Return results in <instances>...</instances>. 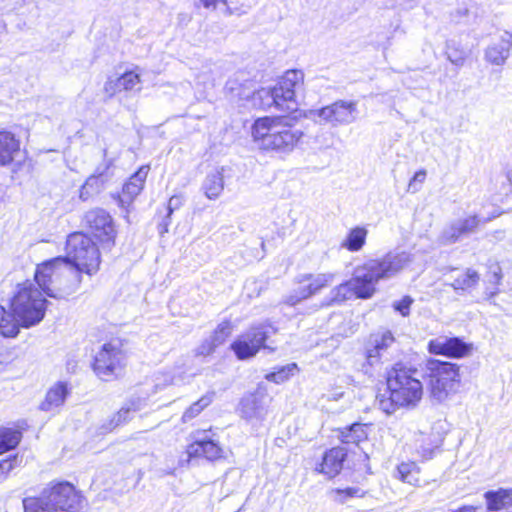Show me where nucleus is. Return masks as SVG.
Returning <instances> with one entry per match:
<instances>
[{
  "label": "nucleus",
  "mask_w": 512,
  "mask_h": 512,
  "mask_svg": "<svg viewBox=\"0 0 512 512\" xmlns=\"http://www.w3.org/2000/svg\"><path fill=\"white\" fill-rule=\"evenodd\" d=\"M413 261L408 252H389L383 257L370 259L355 267L352 278L334 287L329 293L328 305L340 304L355 297L367 300L376 293L381 280L395 277Z\"/></svg>",
  "instance_id": "obj_1"
},
{
  "label": "nucleus",
  "mask_w": 512,
  "mask_h": 512,
  "mask_svg": "<svg viewBox=\"0 0 512 512\" xmlns=\"http://www.w3.org/2000/svg\"><path fill=\"white\" fill-rule=\"evenodd\" d=\"M304 73L301 70H288L273 87L255 90L251 81L237 86V80L227 81L226 88L240 99L253 97L254 102L259 100L264 108L275 107L280 111H292L295 109L296 90L302 86Z\"/></svg>",
  "instance_id": "obj_2"
},
{
  "label": "nucleus",
  "mask_w": 512,
  "mask_h": 512,
  "mask_svg": "<svg viewBox=\"0 0 512 512\" xmlns=\"http://www.w3.org/2000/svg\"><path fill=\"white\" fill-rule=\"evenodd\" d=\"M387 389L377 396L379 408L388 415L399 408H414L422 399L423 385L417 370L395 363L386 372Z\"/></svg>",
  "instance_id": "obj_3"
},
{
  "label": "nucleus",
  "mask_w": 512,
  "mask_h": 512,
  "mask_svg": "<svg viewBox=\"0 0 512 512\" xmlns=\"http://www.w3.org/2000/svg\"><path fill=\"white\" fill-rule=\"evenodd\" d=\"M85 498L68 481L51 482L38 496H26L22 500L24 512H78Z\"/></svg>",
  "instance_id": "obj_4"
},
{
  "label": "nucleus",
  "mask_w": 512,
  "mask_h": 512,
  "mask_svg": "<svg viewBox=\"0 0 512 512\" xmlns=\"http://www.w3.org/2000/svg\"><path fill=\"white\" fill-rule=\"evenodd\" d=\"M252 136L263 150L291 152L303 133L287 123L285 118H258L252 126Z\"/></svg>",
  "instance_id": "obj_5"
},
{
  "label": "nucleus",
  "mask_w": 512,
  "mask_h": 512,
  "mask_svg": "<svg viewBox=\"0 0 512 512\" xmlns=\"http://www.w3.org/2000/svg\"><path fill=\"white\" fill-rule=\"evenodd\" d=\"M42 293L30 281L18 285V291L12 298L10 306L22 327L30 328L43 320L48 301Z\"/></svg>",
  "instance_id": "obj_6"
},
{
  "label": "nucleus",
  "mask_w": 512,
  "mask_h": 512,
  "mask_svg": "<svg viewBox=\"0 0 512 512\" xmlns=\"http://www.w3.org/2000/svg\"><path fill=\"white\" fill-rule=\"evenodd\" d=\"M66 264L71 262L78 271L95 274L100 266V252L93 240L82 232H75L66 241Z\"/></svg>",
  "instance_id": "obj_7"
},
{
  "label": "nucleus",
  "mask_w": 512,
  "mask_h": 512,
  "mask_svg": "<svg viewBox=\"0 0 512 512\" xmlns=\"http://www.w3.org/2000/svg\"><path fill=\"white\" fill-rule=\"evenodd\" d=\"M426 376L431 397L438 402L455 392L460 383L459 366L447 361L429 359L426 363Z\"/></svg>",
  "instance_id": "obj_8"
},
{
  "label": "nucleus",
  "mask_w": 512,
  "mask_h": 512,
  "mask_svg": "<svg viewBox=\"0 0 512 512\" xmlns=\"http://www.w3.org/2000/svg\"><path fill=\"white\" fill-rule=\"evenodd\" d=\"M274 333H276V329L270 323L253 325L231 343L230 349L239 360L251 359L257 355L260 349L269 348L265 343Z\"/></svg>",
  "instance_id": "obj_9"
},
{
  "label": "nucleus",
  "mask_w": 512,
  "mask_h": 512,
  "mask_svg": "<svg viewBox=\"0 0 512 512\" xmlns=\"http://www.w3.org/2000/svg\"><path fill=\"white\" fill-rule=\"evenodd\" d=\"M119 340H112L101 346L94 357V373L104 381H109L120 374L125 366L126 354Z\"/></svg>",
  "instance_id": "obj_10"
},
{
  "label": "nucleus",
  "mask_w": 512,
  "mask_h": 512,
  "mask_svg": "<svg viewBox=\"0 0 512 512\" xmlns=\"http://www.w3.org/2000/svg\"><path fill=\"white\" fill-rule=\"evenodd\" d=\"M400 344L390 330L379 331L370 336L365 347L367 363L375 366L399 355Z\"/></svg>",
  "instance_id": "obj_11"
},
{
  "label": "nucleus",
  "mask_w": 512,
  "mask_h": 512,
  "mask_svg": "<svg viewBox=\"0 0 512 512\" xmlns=\"http://www.w3.org/2000/svg\"><path fill=\"white\" fill-rule=\"evenodd\" d=\"M271 400L266 387L259 384L254 392L241 398L237 411L240 417L248 423H260L267 415Z\"/></svg>",
  "instance_id": "obj_12"
},
{
  "label": "nucleus",
  "mask_w": 512,
  "mask_h": 512,
  "mask_svg": "<svg viewBox=\"0 0 512 512\" xmlns=\"http://www.w3.org/2000/svg\"><path fill=\"white\" fill-rule=\"evenodd\" d=\"M83 222L103 246L111 247L114 245L116 230L113 219L106 210L95 208L87 211L83 217Z\"/></svg>",
  "instance_id": "obj_13"
},
{
  "label": "nucleus",
  "mask_w": 512,
  "mask_h": 512,
  "mask_svg": "<svg viewBox=\"0 0 512 512\" xmlns=\"http://www.w3.org/2000/svg\"><path fill=\"white\" fill-rule=\"evenodd\" d=\"M325 124L333 127L349 125L357 119V103L355 101L338 100L334 103L313 111Z\"/></svg>",
  "instance_id": "obj_14"
},
{
  "label": "nucleus",
  "mask_w": 512,
  "mask_h": 512,
  "mask_svg": "<svg viewBox=\"0 0 512 512\" xmlns=\"http://www.w3.org/2000/svg\"><path fill=\"white\" fill-rule=\"evenodd\" d=\"M487 219L478 215H470L450 222L440 235V242L444 245L454 244L462 241L477 232L480 225L485 224Z\"/></svg>",
  "instance_id": "obj_15"
},
{
  "label": "nucleus",
  "mask_w": 512,
  "mask_h": 512,
  "mask_svg": "<svg viewBox=\"0 0 512 512\" xmlns=\"http://www.w3.org/2000/svg\"><path fill=\"white\" fill-rule=\"evenodd\" d=\"M428 351L431 354L443 355L449 358H462L471 351V345L459 337L439 336L428 342Z\"/></svg>",
  "instance_id": "obj_16"
},
{
  "label": "nucleus",
  "mask_w": 512,
  "mask_h": 512,
  "mask_svg": "<svg viewBox=\"0 0 512 512\" xmlns=\"http://www.w3.org/2000/svg\"><path fill=\"white\" fill-rule=\"evenodd\" d=\"M60 265H67L66 258L63 256H58L47 260L39 265H37L34 279L38 288L48 297L60 299L61 295L54 293V291L50 288L53 282V276L56 273L57 267Z\"/></svg>",
  "instance_id": "obj_17"
},
{
  "label": "nucleus",
  "mask_w": 512,
  "mask_h": 512,
  "mask_svg": "<svg viewBox=\"0 0 512 512\" xmlns=\"http://www.w3.org/2000/svg\"><path fill=\"white\" fill-rule=\"evenodd\" d=\"M347 454L346 448L341 446L333 447L324 453L321 463L316 466L315 470L326 475L328 478H334L341 472Z\"/></svg>",
  "instance_id": "obj_18"
},
{
  "label": "nucleus",
  "mask_w": 512,
  "mask_h": 512,
  "mask_svg": "<svg viewBox=\"0 0 512 512\" xmlns=\"http://www.w3.org/2000/svg\"><path fill=\"white\" fill-rule=\"evenodd\" d=\"M202 437L188 445L187 454L189 458L204 457L207 460L214 461L222 457V448L219 443L212 440L205 432Z\"/></svg>",
  "instance_id": "obj_19"
},
{
  "label": "nucleus",
  "mask_w": 512,
  "mask_h": 512,
  "mask_svg": "<svg viewBox=\"0 0 512 512\" xmlns=\"http://www.w3.org/2000/svg\"><path fill=\"white\" fill-rule=\"evenodd\" d=\"M140 74L136 71H126L116 79H108L105 83L104 90L111 97L121 91H139L140 87Z\"/></svg>",
  "instance_id": "obj_20"
},
{
  "label": "nucleus",
  "mask_w": 512,
  "mask_h": 512,
  "mask_svg": "<svg viewBox=\"0 0 512 512\" xmlns=\"http://www.w3.org/2000/svg\"><path fill=\"white\" fill-rule=\"evenodd\" d=\"M483 497L487 512H512V489L489 490Z\"/></svg>",
  "instance_id": "obj_21"
},
{
  "label": "nucleus",
  "mask_w": 512,
  "mask_h": 512,
  "mask_svg": "<svg viewBox=\"0 0 512 512\" xmlns=\"http://www.w3.org/2000/svg\"><path fill=\"white\" fill-rule=\"evenodd\" d=\"M512 35L505 31L497 43H493L485 50V59L493 65H503L510 56Z\"/></svg>",
  "instance_id": "obj_22"
},
{
  "label": "nucleus",
  "mask_w": 512,
  "mask_h": 512,
  "mask_svg": "<svg viewBox=\"0 0 512 512\" xmlns=\"http://www.w3.org/2000/svg\"><path fill=\"white\" fill-rule=\"evenodd\" d=\"M69 394L67 383L58 382L51 387L45 396L44 401L41 402L39 408L42 411H53L62 406Z\"/></svg>",
  "instance_id": "obj_23"
},
{
  "label": "nucleus",
  "mask_w": 512,
  "mask_h": 512,
  "mask_svg": "<svg viewBox=\"0 0 512 512\" xmlns=\"http://www.w3.org/2000/svg\"><path fill=\"white\" fill-rule=\"evenodd\" d=\"M149 167L141 166L123 185V196L128 197L130 201H132L139 193L142 191L147 175H148Z\"/></svg>",
  "instance_id": "obj_24"
},
{
  "label": "nucleus",
  "mask_w": 512,
  "mask_h": 512,
  "mask_svg": "<svg viewBox=\"0 0 512 512\" xmlns=\"http://www.w3.org/2000/svg\"><path fill=\"white\" fill-rule=\"evenodd\" d=\"M366 425L355 422L339 430L338 438L344 444L358 445L367 439Z\"/></svg>",
  "instance_id": "obj_25"
},
{
  "label": "nucleus",
  "mask_w": 512,
  "mask_h": 512,
  "mask_svg": "<svg viewBox=\"0 0 512 512\" xmlns=\"http://www.w3.org/2000/svg\"><path fill=\"white\" fill-rule=\"evenodd\" d=\"M18 150L19 142L14 135L7 131H0V166L10 163Z\"/></svg>",
  "instance_id": "obj_26"
},
{
  "label": "nucleus",
  "mask_w": 512,
  "mask_h": 512,
  "mask_svg": "<svg viewBox=\"0 0 512 512\" xmlns=\"http://www.w3.org/2000/svg\"><path fill=\"white\" fill-rule=\"evenodd\" d=\"M201 189L208 199H217L224 189V179L221 171H214L206 175Z\"/></svg>",
  "instance_id": "obj_27"
},
{
  "label": "nucleus",
  "mask_w": 512,
  "mask_h": 512,
  "mask_svg": "<svg viewBox=\"0 0 512 512\" xmlns=\"http://www.w3.org/2000/svg\"><path fill=\"white\" fill-rule=\"evenodd\" d=\"M368 231L364 227L352 228L346 238L341 243V247L347 249L350 252L360 251L366 243Z\"/></svg>",
  "instance_id": "obj_28"
},
{
  "label": "nucleus",
  "mask_w": 512,
  "mask_h": 512,
  "mask_svg": "<svg viewBox=\"0 0 512 512\" xmlns=\"http://www.w3.org/2000/svg\"><path fill=\"white\" fill-rule=\"evenodd\" d=\"M395 477L413 486L420 485V468L415 462H402L397 466Z\"/></svg>",
  "instance_id": "obj_29"
},
{
  "label": "nucleus",
  "mask_w": 512,
  "mask_h": 512,
  "mask_svg": "<svg viewBox=\"0 0 512 512\" xmlns=\"http://www.w3.org/2000/svg\"><path fill=\"white\" fill-rule=\"evenodd\" d=\"M103 157H107V149L103 150ZM105 163L97 167L95 174L91 175L84 183L93 193H98L105 181L104 177L107 170L112 165V160H104Z\"/></svg>",
  "instance_id": "obj_30"
},
{
  "label": "nucleus",
  "mask_w": 512,
  "mask_h": 512,
  "mask_svg": "<svg viewBox=\"0 0 512 512\" xmlns=\"http://www.w3.org/2000/svg\"><path fill=\"white\" fill-rule=\"evenodd\" d=\"M479 280V274L475 270L468 268L466 269L465 273L459 275L453 280L451 287L457 292H463L476 286Z\"/></svg>",
  "instance_id": "obj_31"
},
{
  "label": "nucleus",
  "mask_w": 512,
  "mask_h": 512,
  "mask_svg": "<svg viewBox=\"0 0 512 512\" xmlns=\"http://www.w3.org/2000/svg\"><path fill=\"white\" fill-rule=\"evenodd\" d=\"M297 370L298 367L296 363H289L287 365L278 366L274 368V371L267 373L265 375V379L270 382L280 384L288 380L290 376L294 375L295 371Z\"/></svg>",
  "instance_id": "obj_32"
},
{
  "label": "nucleus",
  "mask_w": 512,
  "mask_h": 512,
  "mask_svg": "<svg viewBox=\"0 0 512 512\" xmlns=\"http://www.w3.org/2000/svg\"><path fill=\"white\" fill-rule=\"evenodd\" d=\"M215 392H207L199 400L190 405V407L183 413L182 419L187 422L201 413V411L210 405L214 399Z\"/></svg>",
  "instance_id": "obj_33"
},
{
  "label": "nucleus",
  "mask_w": 512,
  "mask_h": 512,
  "mask_svg": "<svg viewBox=\"0 0 512 512\" xmlns=\"http://www.w3.org/2000/svg\"><path fill=\"white\" fill-rule=\"evenodd\" d=\"M142 407L141 399H132L128 403H126L109 421V426L107 429L113 430L119 425L123 424V420H121V415L133 414L139 411Z\"/></svg>",
  "instance_id": "obj_34"
},
{
  "label": "nucleus",
  "mask_w": 512,
  "mask_h": 512,
  "mask_svg": "<svg viewBox=\"0 0 512 512\" xmlns=\"http://www.w3.org/2000/svg\"><path fill=\"white\" fill-rule=\"evenodd\" d=\"M0 323V334L4 337H15L19 333V328L22 327L18 317L15 316V313L12 311L6 312L5 317H3V321Z\"/></svg>",
  "instance_id": "obj_35"
},
{
  "label": "nucleus",
  "mask_w": 512,
  "mask_h": 512,
  "mask_svg": "<svg viewBox=\"0 0 512 512\" xmlns=\"http://www.w3.org/2000/svg\"><path fill=\"white\" fill-rule=\"evenodd\" d=\"M21 433L11 428H0V448L3 451L14 449L21 440Z\"/></svg>",
  "instance_id": "obj_36"
},
{
  "label": "nucleus",
  "mask_w": 512,
  "mask_h": 512,
  "mask_svg": "<svg viewBox=\"0 0 512 512\" xmlns=\"http://www.w3.org/2000/svg\"><path fill=\"white\" fill-rule=\"evenodd\" d=\"M314 293L309 284L299 286L294 289L288 296L285 297L283 302L289 306H295L301 301L310 298Z\"/></svg>",
  "instance_id": "obj_37"
},
{
  "label": "nucleus",
  "mask_w": 512,
  "mask_h": 512,
  "mask_svg": "<svg viewBox=\"0 0 512 512\" xmlns=\"http://www.w3.org/2000/svg\"><path fill=\"white\" fill-rule=\"evenodd\" d=\"M232 332V325L229 320H225L218 324L213 333L209 336L212 341L219 347L222 345L226 339L230 336Z\"/></svg>",
  "instance_id": "obj_38"
},
{
  "label": "nucleus",
  "mask_w": 512,
  "mask_h": 512,
  "mask_svg": "<svg viewBox=\"0 0 512 512\" xmlns=\"http://www.w3.org/2000/svg\"><path fill=\"white\" fill-rule=\"evenodd\" d=\"M335 495V500L341 504H344L349 499L363 497L365 492L358 487H346V488H337L333 490Z\"/></svg>",
  "instance_id": "obj_39"
},
{
  "label": "nucleus",
  "mask_w": 512,
  "mask_h": 512,
  "mask_svg": "<svg viewBox=\"0 0 512 512\" xmlns=\"http://www.w3.org/2000/svg\"><path fill=\"white\" fill-rule=\"evenodd\" d=\"M334 278V273H320L314 276L313 280L309 283V286L315 295L321 289L330 285L334 281Z\"/></svg>",
  "instance_id": "obj_40"
},
{
  "label": "nucleus",
  "mask_w": 512,
  "mask_h": 512,
  "mask_svg": "<svg viewBox=\"0 0 512 512\" xmlns=\"http://www.w3.org/2000/svg\"><path fill=\"white\" fill-rule=\"evenodd\" d=\"M414 300L412 297L406 295L402 299L395 301L392 305L395 311H397L403 317H407L410 314V308Z\"/></svg>",
  "instance_id": "obj_41"
},
{
  "label": "nucleus",
  "mask_w": 512,
  "mask_h": 512,
  "mask_svg": "<svg viewBox=\"0 0 512 512\" xmlns=\"http://www.w3.org/2000/svg\"><path fill=\"white\" fill-rule=\"evenodd\" d=\"M18 465V456H9L7 459L0 461V478L6 475Z\"/></svg>",
  "instance_id": "obj_42"
},
{
  "label": "nucleus",
  "mask_w": 512,
  "mask_h": 512,
  "mask_svg": "<svg viewBox=\"0 0 512 512\" xmlns=\"http://www.w3.org/2000/svg\"><path fill=\"white\" fill-rule=\"evenodd\" d=\"M447 57L451 63H453L456 66H462L465 61V55L464 52L458 51L457 49H452L450 44H447V51H446Z\"/></svg>",
  "instance_id": "obj_43"
},
{
  "label": "nucleus",
  "mask_w": 512,
  "mask_h": 512,
  "mask_svg": "<svg viewBox=\"0 0 512 512\" xmlns=\"http://www.w3.org/2000/svg\"><path fill=\"white\" fill-rule=\"evenodd\" d=\"M218 346L212 341L210 337L206 338L196 349V355L208 356L212 354Z\"/></svg>",
  "instance_id": "obj_44"
},
{
  "label": "nucleus",
  "mask_w": 512,
  "mask_h": 512,
  "mask_svg": "<svg viewBox=\"0 0 512 512\" xmlns=\"http://www.w3.org/2000/svg\"><path fill=\"white\" fill-rule=\"evenodd\" d=\"M426 178V171L425 170H419L417 171L413 178L411 179L409 183V190H412L413 192H416L418 188L416 187V183H423Z\"/></svg>",
  "instance_id": "obj_45"
},
{
  "label": "nucleus",
  "mask_w": 512,
  "mask_h": 512,
  "mask_svg": "<svg viewBox=\"0 0 512 512\" xmlns=\"http://www.w3.org/2000/svg\"><path fill=\"white\" fill-rule=\"evenodd\" d=\"M182 205V198L180 196H172L167 205V217H171L173 211Z\"/></svg>",
  "instance_id": "obj_46"
},
{
  "label": "nucleus",
  "mask_w": 512,
  "mask_h": 512,
  "mask_svg": "<svg viewBox=\"0 0 512 512\" xmlns=\"http://www.w3.org/2000/svg\"><path fill=\"white\" fill-rule=\"evenodd\" d=\"M92 194L94 193L85 184H83L80 189V199L86 201Z\"/></svg>",
  "instance_id": "obj_47"
},
{
  "label": "nucleus",
  "mask_w": 512,
  "mask_h": 512,
  "mask_svg": "<svg viewBox=\"0 0 512 512\" xmlns=\"http://www.w3.org/2000/svg\"><path fill=\"white\" fill-rule=\"evenodd\" d=\"M170 218L167 215L164 217L163 221L159 224V232L161 234L168 231V226L170 225Z\"/></svg>",
  "instance_id": "obj_48"
},
{
  "label": "nucleus",
  "mask_w": 512,
  "mask_h": 512,
  "mask_svg": "<svg viewBox=\"0 0 512 512\" xmlns=\"http://www.w3.org/2000/svg\"><path fill=\"white\" fill-rule=\"evenodd\" d=\"M315 275L311 274V273H307V274H302L300 276L297 277V281L298 283L302 284L304 282H311L313 280Z\"/></svg>",
  "instance_id": "obj_49"
},
{
  "label": "nucleus",
  "mask_w": 512,
  "mask_h": 512,
  "mask_svg": "<svg viewBox=\"0 0 512 512\" xmlns=\"http://www.w3.org/2000/svg\"><path fill=\"white\" fill-rule=\"evenodd\" d=\"M477 509L478 508L476 506L464 505L453 512H476Z\"/></svg>",
  "instance_id": "obj_50"
},
{
  "label": "nucleus",
  "mask_w": 512,
  "mask_h": 512,
  "mask_svg": "<svg viewBox=\"0 0 512 512\" xmlns=\"http://www.w3.org/2000/svg\"><path fill=\"white\" fill-rule=\"evenodd\" d=\"M6 312L7 311L4 309V307L0 305V322L3 321V317H5Z\"/></svg>",
  "instance_id": "obj_51"
},
{
  "label": "nucleus",
  "mask_w": 512,
  "mask_h": 512,
  "mask_svg": "<svg viewBox=\"0 0 512 512\" xmlns=\"http://www.w3.org/2000/svg\"><path fill=\"white\" fill-rule=\"evenodd\" d=\"M131 417L132 414L121 415V420H123V424L126 423Z\"/></svg>",
  "instance_id": "obj_52"
},
{
  "label": "nucleus",
  "mask_w": 512,
  "mask_h": 512,
  "mask_svg": "<svg viewBox=\"0 0 512 512\" xmlns=\"http://www.w3.org/2000/svg\"><path fill=\"white\" fill-rule=\"evenodd\" d=\"M227 12H228L229 15L232 14L231 9L229 7H227Z\"/></svg>",
  "instance_id": "obj_53"
},
{
  "label": "nucleus",
  "mask_w": 512,
  "mask_h": 512,
  "mask_svg": "<svg viewBox=\"0 0 512 512\" xmlns=\"http://www.w3.org/2000/svg\"><path fill=\"white\" fill-rule=\"evenodd\" d=\"M241 511V508H239L236 512H240Z\"/></svg>",
  "instance_id": "obj_54"
}]
</instances>
